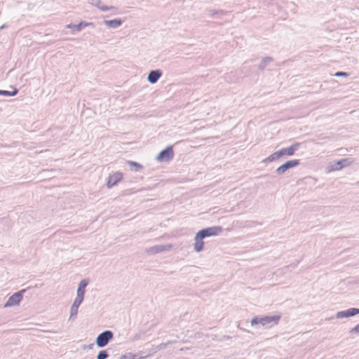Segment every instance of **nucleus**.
Wrapping results in <instances>:
<instances>
[{"instance_id":"obj_21","label":"nucleus","mask_w":359,"mask_h":359,"mask_svg":"<svg viewBox=\"0 0 359 359\" xmlns=\"http://www.w3.org/2000/svg\"><path fill=\"white\" fill-rule=\"evenodd\" d=\"M108 357H109V354H108L107 351L105 350H103V351H100L98 353V354L97 355V359H107Z\"/></svg>"},{"instance_id":"obj_26","label":"nucleus","mask_w":359,"mask_h":359,"mask_svg":"<svg viewBox=\"0 0 359 359\" xmlns=\"http://www.w3.org/2000/svg\"><path fill=\"white\" fill-rule=\"evenodd\" d=\"M348 74L344 72H337L334 74L335 76H347Z\"/></svg>"},{"instance_id":"obj_19","label":"nucleus","mask_w":359,"mask_h":359,"mask_svg":"<svg viewBox=\"0 0 359 359\" xmlns=\"http://www.w3.org/2000/svg\"><path fill=\"white\" fill-rule=\"evenodd\" d=\"M141 358L138 357L137 355L132 353H126L125 354L121 355L119 357V359H140Z\"/></svg>"},{"instance_id":"obj_15","label":"nucleus","mask_w":359,"mask_h":359,"mask_svg":"<svg viewBox=\"0 0 359 359\" xmlns=\"http://www.w3.org/2000/svg\"><path fill=\"white\" fill-rule=\"evenodd\" d=\"M203 238L202 236L198 237L197 233L194 237V250L197 252H200L203 250L204 242L203 241Z\"/></svg>"},{"instance_id":"obj_7","label":"nucleus","mask_w":359,"mask_h":359,"mask_svg":"<svg viewBox=\"0 0 359 359\" xmlns=\"http://www.w3.org/2000/svg\"><path fill=\"white\" fill-rule=\"evenodd\" d=\"M357 314H359V309L351 308L345 311H338L336 313L335 317L337 318H349L354 316Z\"/></svg>"},{"instance_id":"obj_20","label":"nucleus","mask_w":359,"mask_h":359,"mask_svg":"<svg viewBox=\"0 0 359 359\" xmlns=\"http://www.w3.org/2000/svg\"><path fill=\"white\" fill-rule=\"evenodd\" d=\"M18 93V90L15 88L13 91H8V90H0V95H4V96H14L15 95H17V93Z\"/></svg>"},{"instance_id":"obj_9","label":"nucleus","mask_w":359,"mask_h":359,"mask_svg":"<svg viewBox=\"0 0 359 359\" xmlns=\"http://www.w3.org/2000/svg\"><path fill=\"white\" fill-rule=\"evenodd\" d=\"M123 175L121 172H116L113 175H110L108 179L107 186L108 188H111L116 185L119 181L121 180Z\"/></svg>"},{"instance_id":"obj_25","label":"nucleus","mask_w":359,"mask_h":359,"mask_svg":"<svg viewBox=\"0 0 359 359\" xmlns=\"http://www.w3.org/2000/svg\"><path fill=\"white\" fill-rule=\"evenodd\" d=\"M349 332H350V334H353V333L359 334V324L357 325L353 328H352L351 330H350Z\"/></svg>"},{"instance_id":"obj_11","label":"nucleus","mask_w":359,"mask_h":359,"mask_svg":"<svg viewBox=\"0 0 359 359\" xmlns=\"http://www.w3.org/2000/svg\"><path fill=\"white\" fill-rule=\"evenodd\" d=\"M161 76L162 72L161 70H151L148 74L147 80L150 83L154 84L158 81Z\"/></svg>"},{"instance_id":"obj_1","label":"nucleus","mask_w":359,"mask_h":359,"mask_svg":"<svg viewBox=\"0 0 359 359\" xmlns=\"http://www.w3.org/2000/svg\"><path fill=\"white\" fill-rule=\"evenodd\" d=\"M280 319V315H276L273 316H262V317H255L251 320V325L254 326L257 324H261L262 326L271 327L274 325H278Z\"/></svg>"},{"instance_id":"obj_6","label":"nucleus","mask_w":359,"mask_h":359,"mask_svg":"<svg viewBox=\"0 0 359 359\" xmlns=\"http://www.w3.org/2000/svg\"><path fill=\"white\" fill-rule=\"evenodd\" d=\"M300 163L299 160H291L287 161L280 166H279L276 170V172L278 175H281L284 174L288 169L296 167L299 165Z\"/></svg>"},{"instance_id":"obj_3","label":"nucleus","mask_w":359,"mask_h":359,"mask_svg":"<svg viewBox=\"0 0 359 359\" xmlns=\"http://www.w3.org/2000/svg\"><path fill=\"white\" fill-rule=\"evenodd\" d=\"M25 292V290H21L13 295H11L6 303L4 304V308L12 307L15 306H18L20 304V302L22 299L23 294Z\"/></svg>"},{"instance_id":"obj_29","label":"nucleus","mask_w":359,"mask_h":359,"mask_svg":"<svg viewBox=\"0 0 359 359\" xmlns=\"http://www.w3.org/2000/svg\"><path fill=\"white\" fill-rule=\"evenodd\" d=\"M272 161H274V159L273 158V156H271V154L269 156H268L266 158L263 160L264 163L272 162Z\"/></svg>"},{"instance_id":"obj_10","label":"nucleus","mask_w":359,"mask_h":359,"mask_svg":"<svg viewBox=\"0 0 359 359\" xmlns=\"http://www.w3.org/2000/svg\"><path fill=\"white\" fill-rule=\"evenodd\" d=\"M299 143H294L289 147L283 148V149H280V151L281 153V156H292L294 154V152L299 149Z\"/></svg>"},{"instance_id":"obj_24","label":"nucleus","mask_w":359,"mask_h":359,"mask_svg":"<svg viewBox=\"0 0 359 359\" xmlns=\"http://www.w3.org/2000/svg\"><path fill=\"white\" fill-rule=\"evenodd\" d=\"M271 156H273V158L274 159V161H276V160L279 159L280 157H282L280 150L273 153L271 154Z\"/></svg>"},{"instance_id":"obj_31","label":"nucleus","mask_w":359,"mask_h":359,"mask_svg":"<svg viewBox=\"0 0 359 359\" xmlns=\"http://www.w3.org/2000/svg\"><path fill=\"white\" fill-rule=\"evenodd\" d=\"M5 27H6V25H2V26H1V27H0V29H3V28H4Z\"/></svg>"},{"instance_id":"obj_2","label":"nucleus","mask_w":359,"mask_h":359,"mask_svg":"<svg viewBox=\"0 0 359 359\" xmlns=\"http://www.w3.org/2000/svg\"><path fill=\"white\" fill-rule=\"evenodd\" d=\"M113 337L114 334L111 330L102 332L96 338L97 346L100 348L106 346L109 341L113 339Z\"/></svg>"},{"instance_id":"obj_4","label":"nucleus","mask_w":359,"mask_h":359,"mask_svg":"<svg viewBox=\"0 0 359 359\" xmlns=\"http://www.w3.org/2000/svg\"><path fill=\"white\" fill-rule=\"evenodd\" d=\"M222 231V227L220 226H214L203 229L198 231V237L202 236L203 238L218 235Z\"/></svg>"},{"instance_id":"obj_30","label":"nucleus","mask_w":359,"mask_h":359,"mask_svg":"<svg viewBox=\"0 0 359 359\" xmlns=\"http://www.w3.org/2000/svg\"><path fill=\"white\" fill-rule=\"evenodd\" d=\"M129 163L133 165H134V166H136L137 168H141L142 167L139 163H137L136 162L129 161Z\"/></svg>"},{"instance_id":"obj_12","label":"nucleus","mask_w":359,"mask_h":359,"mask_svg":"<svg viewBox=\"0 0 359 359\" xmlns=\"http://www.w3.org/2000/svg\"><path fill=\"white\" fill-rule=\"evenodd\" d=\"M89 283L88 279H83L79 283V287L76 291V296L84 299L86 292V287Z\"/></svg>"},{"instance_id":"obj_22","label":"nucleus","mask_w":359,"mask_h":359,"mask_svg":"<svg viewBox=\"0 0 359 359\" xmlns=\"http://www.w3.org/2000/svg\"><path fill=\"white\" fill-rule=\"evenodd\" d=\"M78 311L79 306L72 304L70 309V318L76 316L78 313Z\"/></svg>"},{"instance_id":"obj_5","label":"nucleus","mask_w":359,"mask_h":359,"mask_svg":"<svg viewBox=\"0 0 359 359\" xmlns=\"http://www.w3.org/2000/svg\"><path fill=\"white\" fill-rule=\"evenodd\" d=\"M174 156V152L172 146L167 147L162 150L156 156V159L160 162H168Z\"/></svg>"},{"instance_id":"obj_28","label":"nucleus","mask_w":359,"mask_h":359,"mask_svg":"<svg viewBox=\"0 0 359 359\" xmlns=\"http://www.w3.org/2000/svg\"><path fill=\"white\" fill-rule=\"evenodd\" d=\"M209 13L211 15H214L215 14H217L219 13H224L222 11H215V10H210Z\"/></svg>"},{"instance_id":"obj_16","label":"nucleus","mask_w":359,"mask_h":359,"mask_svg":"<svg viewBox=\"0 0 359 359\" xmlns=\"http://www.w3.org/2000/svg\"><path fill=\"white\" fill-rule=\"evenodd\" d=\"M104 23L109 28H117L122 25L123 21L121 19H114L104 20Z\"/></svg>"},{"instance_id":"obj_8","label":"nucleus","mask_w":359,"mask_h":359,"mask_svg":"<svg viewBox=\"0 0 359 359\" xmlns=\"http://www.w3.org/2000/svg\"><path fill=\"white\" fill-rule=\"evenodd\" d=\"M348 163H349V161H348V159H347V158H344V159H341L339 161L333 162L329 166V171L340 170V169L347 166L348 165Z\"/></svg>"},{"instance_id":"obj_23","label":"nucleus","mask_w":359,"mask_h":359,"mask_svg":"<svg viewBox=\"0 0 359 359\" xmlns=\"http://www.w3.org/2000/svg\"><path fill=\"white\" fill-rule=\"evenodd\" d=\"M83 298L76 296L74 301L73 305H76L79 307V306L83 302Z\"/></svg>"},{"instance_id":"obj_27","label":"nucleus","mask_w":359,"mask_h":359,"mask_svg":"<svg viewBox=\"0 0 359 359\" xmlns=\"http://www.w3.org/2000/svg\"><path fill=\"white\" fill-rule=\"evenodd\" d=\"M94 347V344L93 343H91L88 345H83L81 346L82 349L83 350H86V349H92Z\"/></svg>"},{"instance_id":"obj_17","label":"nucleus","mask_w":359,"mask_h":359,"mask_svg":"<svg viewBox=\"0 0 359 359\" xmlns=\"http://www.w3.org/2000/svg\"><path fill=\"white\" fill-rule=\"evenodd\" d=\"M90 25V23L87 22H80L78 25L69 24L66 26L67 28L72 29L73 32H80L82 28Z\"/></svg>"},{"instance_id":"obj_13","label":"nucleus","mask_w":359,"mask_h":359,"mask_svg":"<svg viewBox=\"0 0 359 359\" xmlns=\"http://www.w3.org/2000/svg\"><path fill=\"white\" fill-rule=\"evenodd\" d=\"M172 248L171 245H159L149 248L147 252L151 254L159 253L165 250H168Z\"/></svg>"},{"instance_id":"obj_18","label":"nucleus","mask_w":359,"mask_h":359,"mask_svg":"<svg viewBox=\"0 0 359 359\" xmlns=\"http://www.w3.org/2000/svg\"><path fill=\"white\" fill-rule=\"evenodd\" d=\"M273 59L271 57H266L262 59L261 61L258 68L259 70H263L271 62H272Z\"/></svg>"},{"instance_id":"obj_14","label":"nucleus","mask_w":359,"mask_h":359,"mask_svg":"<svg viewBox=\"0 0 359 359\" xmlns=\"http://www.w3.org/2000/svg\"><path fill=\"white\" fill-rule=\"evenodd\" d=\"M88 3L92 6H96L102 11H107L116 9L114 6H107L102 5V1L100 0H88Z\"/></svg>"}]
</instances>
